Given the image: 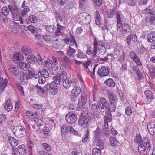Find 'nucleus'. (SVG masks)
Wrapping results in <instances>:
<instances>
[{
  "mask_svg": "<svg viewBox=\"0 0 155 155\" xmlns=\"http://www.w3.org/2000/svg\"><path fill=\"white\" fill-rule=\"evenodd\" d=\"M18 66L20 68L25 71L28 70L29 69L30 65L28 64L21 62H19Z\"/></svg>",
  "mask_w": 155,
  "mask_h": 155,
  "instance_id": "nucleus-28",
  "label": "nucleus"
},
{
  "mask_svg": "<svg viewBox=\"0 0 155 155\" xmlns=\"http://www.w3.org/2000/svg\"><path fill=\"white\" fill-rule=\"evenodd\" d=\"M19 79L21 84L25 85L28 82L26 74L23 72H21L19 75Z\"/></svg>",
  "mask_w": 155,
  "mask_h": 155,
  "instance_id": "nucleus-27",
  "label": "nucleus"
},
{
  "mask_svg": "<svg viewBox=\"0 0 155 155\" xmlns=\"http://www.w3.org/2000/svg\"><path fill=\"white\" fill-rule=\"evenodd\" d=\"M50 87V92L53 95H55L58 92L57 84L54 81H52L49 83Z\"/></svg>",
  "mask_w": 155,
  "mask_h": 155,
  "instance_id": "nucleus-22",
  "label": "nucleus"
},
{
  "mask_svg": "<svg viewBox=\"0 0 155 155\" xmlns=\"http://www.w3.org/2000/svg\"><path fill=\"white\" fill-rule=\"evenodd\" d=\"M147 68L149 72L153 73L154 75L155 76V67L150 64L147 65Z\"/></svg>",
  "mask_w": 155,
  "mask_h": 155,
  "instance_id": "nucleus-53",
  "label": "nucleus"
},
{
  "mask_svg": "<svg viewBox=\"0 0 155 155\" xmlns=\"http://www.w3.org/2000/svg\"><path fill=\"white\" fill-rule=\"evenodd\" d=\"M35 88L37 94L41 97H43L45 96V93L43 88H42L38 84L35 86Z\"/></svg>",
  "mask_w": 155,
  "mask_h": 155,
  "instance_id": "nucleus-31",
  "label": "nucleus"
},
{
  "mask_svg": "<svg viewBox=\"0 0 155 155\" xmlns=\"http://www.w3.org/2000/svg\"><path fill=\"white\" fill-rule=\"evenodd\" d=\"M63 61L65 64L69 65L72 63L73 60L69 57L65 56L63 58Z\"/></svg>",
  "mask_w": 155,
  "mask_h": 155,
  "instance_id": "nucleus-45",
  "label": "nucleus"
},
{
  "mask_svg": "<svg viewBox=\"0 0 155 155\" xmlns=\"http://www.w3.org/2000/svg\"><path fill=\"white\" fill-rule=\"evenodd\" d=\"M132 70L135 73L139 79H141L143 78L142 72L139 69V66L137 65L134 66L132 67Z\"/></svg>",
  "mask_w": 155,
  "mask_h": 155,
  "instance_id": "nucleus-17",
  "label": "nucleus"
},
{
  "mask_svg": "<svg viewBox=\"0 0 155 155\" xmlns=\"http://www.w3.org/2000/svg\"><path fill=\"white\" fill-rule=\"evenodd\" d=\"M76 55L78 58L81 59L85 58H87V55L80 50H78Z\"/></svg>",
  "mask_w": 155,
  "mask_h": 155,
  "instance_id": "nucleus-56",
  "label": "nucleus"
},
{
  "mask_svg": "<svg viewBox=\"0 0 155 155\" xmlns=\"http://www.w3.org/2000/svg\"><path fill=\"white\" fill-rule=\"evenodd\" d=\"M101 133L100 129L97 127L94 132V142L97 143L100 141Z\"/></svg>",
  "mask_w": 155,
  "mask_h": 155,
  "instance_id": "nucleus-14",
  "label": "nucleus"
},
{
  "mask_svg": "<svg viewBox=\"0 0 155 155\" xmlns=\"http://www.w3.org/2000/svg\"><path fill=\"white\" fill-rule=\"evenodd\" d=\"M52 46L53 48L56 49H58L60 47V43L58 41L57 39H56L52 42Z\"/></svg>",
  "mask_w": 155,
  "mask_h": 155,
  "instance_id": "nucleus-57",
  "label": "nucleus"
},
{
  "mask_svg": "<svg viewBox=\"0 0 155 155\" xmlns=\"http://www.w3.org/2000/svg\"><path fill=\"white\" fill-rule=\"evenodd\" d=\"M39 73H40L41 77L47 78L49 76V74L48 71L45 69H43L42 70L39 71Z\"/></svg>",
  "mask_w": 155,
  "mask_h": 155,
  "instance_id": "nucleus-48",
  "label": "nucleus"
},
{
  "mask_svg": "<svg viewBox=\"0 0 155 155\" xmlns=\"http://www.w3.org/2000/svg\"><path fill=\"white\" fill-rule=\"evenodd\" d=\"M65 71H63L61 72L60 74L58 73L56 75L54 76L53 79L54 81V82L57 85L59 84L61 81H62L61 77L63 74H65Z\"/></svg>",
  "mask_w": 155,
  "mask_h": 155,
  "instance_id": "nucleus-20",
  "label": "nucleus"
},
{
  "mask_svg": "<svg viewBox=\"0 0 155 155\" xmlns=\"http://www.w3.org/2000/svg\"><path fill=\"white\" fill-rule=\"evenodd\" d=\"M8 83V79H5L3 80V78L0 77V91H2L7 86Z\"/></svg>",
  "mask_w": 155,
  "mask_h": 155,
  "instance_id": "nucleus-25",
  "label": "nucleus"
},
{
  "mask_svg": "<svg viewBox=\"0 0 155 155\" xmlns=\"http://www.w3.org/2000/svg\"><path fill=\"white\" fill-rule=\"evenodd\" d=\"M37 62H38L39 65H41L44 62H45V60L43 58L40 54H38V57L36 58Z\"/></svg>",
  "mask_w": 155,
  "mask_h": 155,
  "instance_id": "nucleus-60",
  "label": "nucleus"
},
{
  "mask_svg": "<svg viewBox=\"0 0 155 155\" xmlns=\"http://www.w3.org/2000/svg\"><path fill=\"white\" fill-rule=\"evenodd\" d=\"M28 20L31 23H35L37 21V19L35 16L30 15L28 18Z\"/></svg>",
  "mask_w": 155,
  "mask_h": 155,
  "instance_id": "nucleus-61",
  "label": "nucleus"
},
{
  "mask_svg": "<svg viewBox=\"0 0 155 155\" xmlns=\"http://www.w3.org/2000/svg\"><path fill=\"white\" fill-rule=\"evenodd\" d=\"M20 13L13 15L12 16V19L15 21H19L20 24H23L24 21Z\"/></svg>",
  "mask_w": 155,
  "mask_h": 155,
  "instance_id": "nucleus-33",
  "label": "nucleus"
},
{
  "mask_svg": "<svg viewBox=\"0 0 155 155\" xmlns=\"http://www.w3.org/2000/svg\"><path fill=\"white\" fill-rule=\"evenodd\" d=\"M18 151L21 155H25L27 153V150L26 146L22 144L19 145L18 148Z\"/></svg>",
  "mask_w": 155,
  "mask_h": 155,
  "instance_id": "nucleus-24",
  "label": "nucleus"
},
{
  "mask_svg": "<svg viewBox=\"0 0 155 155\" xmlns=\"http://www.w3.org/2000/svg\"><path fill=\"white\" fill-rule=\"evenodd\" d=\"M147 40L149 42H153L155 41V32H152L149 34L147 37Z\"/></svg>",
  "mask_w": 155,
  "mask_h": 155,
  "instance_id": "nucleus-41",
  "label": "nucleus"
},
{
  "mask_svg": "<svg viewBox=\"0 0 155 155\" xmlns=\"http://www.w3.org/2000/svg\"><path fill=\"white\" fill-rule=\"evenodd\" d=\"M23 60V55L20 52H16L13 56V60L16 63L17 62L21 61Z\"/></svg>",
  "mask_w": 155,
  "mask_h": 155,
  "instance_id": "nucleus-18",
  "label": "nucleus"
},
{
  "mask_svg": "<svg viewBox=\"0 0 155 155\" xmlns=\"http://www.w3.org/2000/svg\"><path fill=\"white\" fill-rule=\"evenodd\" d=\"M98 52L101 55H103L105 54L106 53V49L105 46H103L101 48L97 49Z\"/></svg>",
  "mask_w": 155,
  "mask_h": 155,
  "instance_id": "nucleus-63",
  "label": "nucleus"
},
{
  "mask_svg": "<svg viewBox=\"0 0 155 155\" xmlns=\"http://www.w3.org/2000/svg\"><path fill=\"white\" fill-rule=\"evenodd\" d=\"M128 55L130 58L135 62L137 65L139 67L142 66V64L139 58L134 51H131L129 52Z\"/></svg>",
  "mask_w": 155,
  "mask_h": 155,
  "instance_id": "nucleus-8",
  "label": "nucleus"
},
{
  "mask_svg": "<svg viewBox=\"0 0 155 155\" xmlns=\"http://www.w3.org/2000/svg\"><path fill=\"white\" fill-rule=\"evenodd\" d=\"M105 84L107 86L111 87H115V84L113 80L111 78H109L104 81Z\"/></svg>",
  "mask_w": 155,
  "mask_h": 155,
  "instance_id": "nucleus-39",
  "label": "nucleus"
},
{
  "mask_svg": "<svg viewBox=\"0 0 155 155\" xmlns=\"http://www.w3.org/2000/svg\"><path fill=\"white\" fill-rule=\"evenodd\" d=\"M91 118L89 116L81 115L78 120V125L81 126H83L84 124L87 125L91 122Z\"/></svg>",
  "mask_w": 155,
  "mask_h": 155,
  "instance_id": "nucleus-6",
  "label": "nucleus"
},
{
  "mask_svg": "<svg viewBox=\"0 0 155 155\" xmlns=\"http://www.w3.org/2000/svg\"><path fill=\"white\" fill-rule=\"evenodd\" d=\"M107 94L110 104H116L118 100L117 95L110 90H107Z\"/></svg>",
  "mask_w": 155,
  "mask_h": 155,
  "instance_id": "nucleus-10",
  "label": "nucleus"
},
{
  "mask_svg": "<svg viewBox=\"0 0 155 155\" xmlns=\"http://www.w3.org/2000/svg\"><path fill=\"white\" fill-rule=\"evenodd\" d=\"M64 29L65 28L64 27L58 23L57 25V30L55 31V35L56 36H60L62 33L61 31H64Z\"/></svg>",
  "mask_w": 155,
  "mask_h": 155,
  "instance_id": "nucleus-32",
  "label": "nucleus"
},
{
  "mask_svg": "<svg viewBox=\"0 0 155 155\" xmlns=\"http://www.w3.org/2000/svg\"><path fill=\"white\" fill-rule=\"evenodd\" d=\"M21 51L23 54L27 56L31 54L32 50L28 46L25 45L22 47Z\"/></svg>",
  "mask_w": 155,
  "mask_h": 155,
  "instance_id": "nucleus-21",
  "label": "nucleus"
},
{
  "mask_svg": "<svg viewBox=\"0 0 155 155\" xmlns=\"http://www.w3.org/2000/svg\"><path fill=\"white\" fill-rule=\"evenodd\" d=\"M81 151L79 149H74L69 154V155H80Z\"/></svg>",
  "mask_w": 155,
  "mask_h": 155,
  "instance_id": "nucleus-64",
  "label": "nucleus"
},
{
  "mask_svg": "<svg viewBox=\"0 0 155 155\" xmlns=\"http://www.w3.org/2000/svg\"><path fill=\"white\" fill-rule=\"evenodd\" d=\"M68 128L64 125H63L61 127V133L62 135H66L68 132Z\"/></svg>",
  "mask_w": 155,
  "mask_h": 155,
  "instance_id": "nucleus-62",
  "label": "nucleus"
},
{
  "mask_svg": "<svg viewBox=\"0 0 155 155\" xmlns=\"http://www.w3.org/2000/svg\"><path fill=\"white\" fill-rule=\"evenodd\" d=\"M92 152L93 155H101V150L97 148L93 149Z\"/></svg>",
  "mask_w": 155,
  "mask_h": 155,
  "instance_id": "nucleus-58",
  "label": "nucleus"
},
{
  "mask_svg": "<svg viewBox=\"0 0 155 155\" xmlns=\"http://www.w3.org/2000/svg\"><path fill=\"white\" fill-rule=\"evenodd\" d=\"M121 13L119 11L117 12V14L116 16V19L117 23V27L118 28H120V27L121 24L122 23V20L121 17Z\"/></svg>",
  "mask_w": 155,
  "mask_h": 155,
  "instance_id": "nucleus-35",
  "label": "nucleus"
},
{
  "mask_svg": "<svg viewBox=\"0 0 155 155\" xmlns=\"http://www.w3.org/2000/svg\"><path fill=\"white\" fill-rule=\"evenodd\" d=\"M150 8L148 13L150 14V16L147 17L145 19L146 22L148 23H151V24H155V11L153 9H151Z\"/></svg>",
  "mask_w": 155,
  "mask_h": 155,
  "instance_id": "nucleus-9",
  "label": "nucleus"
},
{
  "mask_svg": "<svg viewBox=\"0 0 155 155\" xmlns=\"http://www.w3.org/2000/svg\"><path fill=\"white\" fill-rule=\"evenodd\" d=\"M109 142L111 146L112 147H115L118 145V141L114 136H111L110 137Z\"/></svg>",
  "mask_w": 155,
  "mask_h": 155,
  "instance_id": "nucleus-37",
  "label": "nucleus"
},
{
  "mask_svg": "<svg viewBox=\"0 0 155 155\" xmlns=\"http://www.w3.org/2000/svg\"><path fill=\"white\" fill-rule=\"evenodd\" d=\"M65 118L67 122L71 124L74 123L78 120L77 115L72 111L67 113L65 116Z\"/></svg>",
  "mask_w": 155,
  "mask_h": 155,
  "instance_id": "nucleus-5",
  "label": "nucleus"
},
{
  "mask_svg": "<svg viewBox=\"0 0 155 155\" xmlns=\"http://www.w3.org/2000/svg\"><path fill=\"white\" fill-rule=\"evenodd\" d=\"M41 145L43 149L44 150L47 151H50L51 150V147L49 144L44 143L42 144Z\"/></svg>",
  "mask_w": 155,
  "mask_h": 155,
  "instance_id": "nucleus-54",
  "label": "nucleus"
},
{
  "mask_svg": "<svg viewBox=\"0 0 155 155\" xmlns=\"http://www.w3.org/2000/svg\"><path fill=\"white\" fill-rule=\"evenodd\" d=\"M110 72V69L107 67L103 66L100 68L97 71L98 74L101 77L107 76Z\"/></svg>",
  "mask_w": 155,
  "mask_h": 155,
  "instance_id": "nucleus-11",
  "label": "nucleus"
},
{
  "mask_svg": "<svg viewBox=\"0 0 155 155\" xmlns=\"http://www.w3.org/2000/svg\"><path fill=\"white\" fill-rule=\"evenodd\" d=\"M46 30L51 33L54 32L56 30V26L53 25H47L45 26Z\"/></svg>",
  "mask_w": 155,
  "mask_h": 155,
  "instance_id": "nucleus-40",
  "label": "nucleus"
},
{
  "mask_svg": "<svg viewBox=\"0 0 155 155\" xmlns=\"http://www.w3.org/2000/svg\"><path fill=\"white\" fill-rule=\"evenodd\" d=\"M137 148L139 152L141 153H144L147 149L143 143L139 144Z\"/></svg>",
  "mask_w": 155,
  "mask_h": 155,
  "instance_id": "nucleus-44",
  "label": "nucleus"
},
{
  "mask_svg": "<svg viewBox=\"0 0 155 155\" xmlns=\"http://www.w3.org/2000/svg\"><path fill=\"white\" fill-rule=\"evenodd\" d=\"M0 21L4 23H7L8 22V20L7 15L0 13Z\"/></svg>",
  "mask_w": 155,
  "mask_h": 155,
  "instance_id": "nucleus-55",
  "label": "nucleus"
},
{
  "mask_svg": "<svg viewBox=\"0 0 155 155\" xmlns=\"http://www.w3.org/2000/svg\"><path fill=\"white\" fill-rule=\"evenodd\" d=\"M8 141L11 145L12 147H15L19 144L18 140L11 136L9 137Z\"/></svg>",
  "mask_w": 155,
  "mask_h": 155,
  "instance_id": "nucleus-36",
  "label": "nucleus"
},
{
  "mask_svg": "<svg viewBox=\"0 0 155 155\" xmlns=\"http://www.w3.org/2000/svg\"><path fill=\"white\" fill-rule=\"evenodd\" d=\"M12 131L15 137L18 138H22L26 134L25 128L21 126H15L13 129Z\"/></svg>",
  "mask_w": 155,
  "mask_h": 155,
  "instance_id": "nucleus-2",
  "label": "nucleus"
},
{
  "mask_svg": "<svg viewBox=\"0 0 155 155\" xmlns=\"http://www.w3.org/2000/svg\"><path fill=\"white\" fill-rule=\"evenodd\" d=\"M2 12H0V13L2 14L5 15H9V10L8 8V7H7L6 6L3 7L2 9L1 10Z\"/></svg>",
  "mask_w": 155,
  "mask_h": 155,
  "instance_id": "nucleus-52",
  "label": "nucleus"
},
{
  "mask_svg": "<svg viewBox=\"0 0 155 155\" xmlns=\"http://www.w3.org/2000/svg\"><path fill=\"white\" fill-rule=\"evenodd\" d=\"M147 128L150 134L155 135V121H150L148 123Z\"/></svg>",
  "mask_w": 155,
  "mask_h": 155,
  "instance_id": "nucleus-13",
  "label": "nucleus"
},
{
  "mask_svg": "<svg viewBox=\"0 0 155 155\" xmlns=\"http://www.w3.org/2000/svg\"><path fill=\"white\" fill-rule=\"evenodd\" d=\"M123 31H125L127 33L130 32V28L129 25L126 23H123L121 25Z\"/></svg>",
  "mask_w": 155,
  "mask_h": 155,
  "instance_id": "nucleus-49",
  "label": "nucleus"
},
{
  "mask_svg": "<svg viewBox=\"0 0 155 155\" xmlns=\"http://www.w3.org/2000/svg\"><path fill=\"white\" fill-rule=\"evenodd\" d=\"M144 94L147 100L149 101H151L152 100L153 94L152 92L149 90H146L144 92Z\"/></svg>",
  "mask_w": 155,
  "mask_h": 155,
  "instance_id": "nucleus-38",
  "label": "nucleus"
},
{
  "mask_svg": "<svg viewBox=\"0 0 155 155\" xmlns=\"http://www.w3.org/2000/svg\"><path fill=\"white\" fill-rule=\"evenodd\" d=\"M81 88L79 87L75 86L71 91V94L78 96L81 92Z\"/></svg>",
  "mask_w": 155,
  "mask_h": 155,
  "instance_id": "nucleus-43",
  "label": "nucleus"
},
{
  "mask_svg": "<svg viewBox=\"0 0 155 155\" xmlns=\"http://www.w3.org/2000/svg\"><path fill=\"white\" fill-rule=\"evenodd\" d=\"M91 49V47H88L86 53L87 55L91 56L92 59L94 63H97L99 62V60L101 61H105L108 59L107 56H106L104 57L99 56V58L97 55V50L94 51V48L93 50H92Z\"/></svg>",
  "mask_w": 155,
  "mask_h": 155,
  "instance_id": "nucleus-1",
  "label": "nucleus"
},
{
  "mask_svg": "<svg viewBox=\"0 0 155 155\" xmlns=\"http://www.w3.org/2000/svg\"><path fill=\"white\" fill-rule=\"evenodd\" d=\"M66 54L67 56L70 58H73L75 56V54L76 52V50L70 46H69L67 48Z\"/></svg>",
  "mask_w": 155,
  "mask_h": 155,
  "instance_id": "nucleus-19",
  "label": "nucleus"
},
{
  "mask_svg": "<svg viewBox=\"0 0 155 155\" xmlns=\"http://www.w3.org/2000/svg\"><path fill=\"white\" fill-rule=\"evenodd\" d=\"M134 141L137 144H141L143 142V140L140 135L139 134H137Z\"/></svg>",
  "mask_w": 155,
  "mask_h": 155,
  "instance_id": "nucleus-47",
  "label": "nucleus"
},
{
  "mask_svg": "<svg viewBox=\"0 0 155 155\" xmlns=\"http://www.w3.org/2000/svg\"><path fill=\"white\" fill-rule=\"evenodd\" d=\"M26 60L28 63L32 64H34L37 62L36 58L33 55L31 54L28 56Z\"/></svg>",
  "mask_w": 155,
  "mask_h": 155,
  "instance_id": "nucleus-34",
  "label": "nucleus"
},
{
  "mask_svg": "<svg viewBox=\"0 0 155 155\" xmlns=\"http://www.w3.org/2000/svg\"><path fill=\"white\" fill-rule=\"evenodd\" d=\"M143 144L147 150H150L151 148V143L149 138L147 136L145 137L143 140Z\"/></svg>",
  "mask_w": 155,
  "mask_h": 155,
  "instance_id": "nucleus-26",
  "label": "nucleus"
},
{
  "mask_svg": "<svg viewBox=\"0 0 155 155\" xmlns=\"http://www.w3.org/2000/svg\"><path fill=\"white\" fill-rule=\"evenodd\" d=\"M147 51V49L144 46L138 48L137 50L138 54L140 56L143 55Z\"/></svg>",
  "mask_w": 155,
  "mask_h": 155,
  "instance_id": "nucleus-42",
  "label": "nucleus"
},
{
  "mask_svg": "<svg viewBox=\"0 0 155 155\" xmlns=\"http://www.w3.org/2000/svg\"><path fill=\"white\" fill-rule=\"evenodd\" d=\"M8 70L14 76H17L19 74V71L18 69V68L13 65L10 66Z\"/></svg>",
  "mask_w": 155,
  "mask_h": 155,
  "instance_id": "nucleus-29",
  "label": "nucleus"
},
{
  "mask_svg": "<svg viewBox=\"0 0 155 155\" xmlns=\"http://www.w3.org/2000/svg\"><path fill=\"white\" fill-rule=\"evenodd\" d=\"M137 40V37L134 34L129 35L126 38V41L128 45H130L131 44V41L134 42H135Z\"/></svg>",
  "mask_w": 155,
  "mask_h": 155,
  "instance_id": "nucleus-23",
  "label": "nucleus"
},
{
  "mask_svg": "<svg viewBox=\"0 0 155 155\" xmlns=\"http://www.w3.org/2000/svg\"><path fill=\"white\" fill-rule=\"evenodd\" d=\"M61 80L62 85L64 88L66 89H68L71 86L72 82V80L71 78L67 77V74L66 72L62 76Z\"/></svg>",
  "mask_w": 155,
  "mask_h": 155,
  "instance_id": "nucleus-4",
  "label": "nucleus"
},
{
  "mask_svg": "<svg viewBox=\"0 0 155 155\" xmlns=\"http://www.w3.org/2000/svg\"><path fill=\"white\" fill-rule=\"evenodd\" d=\"M80 95V99L78 100V106L77 108V110L78 111L81 110L82 108L87 101V95L84 92H81Z\"/></svg>",
  "mask_w": 155,
  "mask_h": 155,
  "instance_id": "nucleus-3",
  "label": "nucleus"
},
{
  "mask_svg": "<svg viewBox=\"0 0 155 155\" xmlns=\"http://www.w3.org/2000/svg\"><path fill=\"white\" fill-rule=\"evenodd\" d=\"M34 144L31 141H29L27 146L28 149V150L29 155H32V148L34 147Z\"/></svg>",
  "mask_w": 155,
  "mask_h": 155,
  "instance_id": "nucleus-46",
  "label": "nucleus"
},
{
  "mask_svg": "<svg viewBox=\"0 0 155 155\" xmlns=\"http://www.w3.org/2000/svg\"><path fill=\"white\" fill-rule=\"evenodd\" d=\"M95 14V23L97 25H99L101 21L100 14L99 12L97 11H96Z\"/></svg>",
  "mask_w": 155,
  "mask_h": 155,
  "instance_id": "nucleus-50",
  "label": "nucleus"
},
{
  "mask_svg": "<svg viewBox=\"0 0 155 155\" xmlns=\"http://www.w3.org/2000/svg\"><path fill=\"white\" fill-rule=\"evenodd\" d=\"M111 112L108 110L105 112V115L104 116V121H108L109 122L112 121V117Z\"/></svg>",
  "mask_w": 155,
  "mask_h": 155,
  "instance_id": "nucleus-30",
  "label": "nucleus"
},
{
  "mask_svg": "<svg viewBox=\"0 0 155 155\" xmlns=\"http://www.w3.org/2000/svg\"><path fill=\"white\" fill-rule=\"evenodd\" d=\"M52 60L48 59L45 61V65L50 69L55 68V66L58 64L57 58L54 57H52Z\"/></svg>",
  "mask_w": 155,
  "mask_h": 155,
  "instance_id": "nucleus-7",
  "label": "nucleus"
},
{
  "mask_svg": "<svg viewBox=\"0 0 155 155\" xmlns=\"http://www.w3.org/2000/svg\"><path fill=\"white\" fill-rule=\"evenodd\" d=\"M93 48L94 49V51L97 50V49L103 46H104L103 42L99 40H97L96 38H94L93 40Z\"/></svg>",
  "mask_w": 155,
  "mask_h": 155,
  "instance_id": "nucleus-16",
  "label": "nucleus"
},
{
  "mask_svg": "<svg viewBox=\"0 0 155 155\" xmlns=\"http://www.w3.org/2000/svg\"><path fill=\"white\" fill-rule=\"evenodd\" d=\"M8 8L12 15L20 14V10L15 5H8Z\"/></svg>",
  "mask_w": 155,
  "mask_h": 155,
  "instance_id": "nucleus-12",
  "label": "nucleus"
},
{
  "mask_svg": "<svg viewBox=\"0 0 155 155\" xmlns=\"http://www.w3.org/2000/svg\"><path fill=\"white\" fill-rule=\"evenodd\" d=\"M5 110L7 111H11L13 108L12 101L10 98H8L6 101L4 105Z\"/></svg>",
  "mask_w": 155,
  "mask_h": 155,
  "instance_id": "nucleus-15",
  "label": "nucleus"
},
{
  "mask_svg": "<svg viewBox=\"0 0 155 155\" xmlns=\"http://www.w3.org/2000/svg\"><path fill=\"white\" fill-rule=\"evenodd\" d=\"M34 119L38 126H40L43 125L42 121L40 119L35 117Z\"/></svg>",
  "mask_w": 155,
  "mask_h": 155,
  "instance_id": "nucleus-59",
  "label": "nucleus"
},
{
  "mask_svg": "<svg viewBox=\"0 0 155 155\" xmlns=\"http://www.w3.org/2000/svg\"><path fill=\"white\" fill-rule=\"evenodd\" d=\"M30 9L28 6H26L23 9L20 13L21 16L22 17H24L26 15L27 13L29 11Z\"/></svg>",
  "mask_w": 155,
  "mask_h": 155,
  "instance_id": "nucleus-51",
  "label": "nucleus"
}]
</instances>
